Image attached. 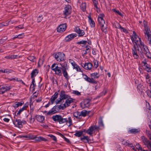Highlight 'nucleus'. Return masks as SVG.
<instances>
[{
    "label": "nucleus",
    "instance_id": "f3484780",
    "mask_svg": "<svg viewBox=\"0 0 151 151\" xmlns=\"http://www.w3.org/2000/svg\"><path fill=\"white\" fill-rule=\"evenodd\" d=\"M99 128V127L96 126H93L89 127V129L86 130V132L90 135L93 134V132Z\"/></svg>",
    "mask_w": 151,
    "mask_h": 151
},
{
    "label": "nucleus",
    "instance_id": "0e129e2a",
    "mask_svg": "<svg viewBox=\"0 0 151 151\" xmlns=\"http://www.w3.org/2000/svg\"><path fill=\"white\" fill-rule=\"evenodd\" d=\"M47 141V139H45V138L43 137H40V142H41V141L46 142Z\"/></svg>",
    "mask_w": 151,
    "mask_h": 151
},
{
    "label": "nucleus",
    "instance_id": "9d476101",
    "mask_svg": "<svg viewBox=\"0 0 151 151\" xmlns=\"http://www.w3.org/2000/svg\"><path fill=\"white\" fill-rule=\"evenodd\" d=\"M19 137L20 138H24L27 139H32L37 142H40V137H35L33 135H28L24 136L21 135Z\"/></svg>",
    "mask_w": 151,
    "mask_h": 151
},
{
    "label": "nucleus",
    "instance_id": "c9c22d12",
    "mask_svg": "<svg viewBox=\"0 0 151 151\" xmlns=\"http://www.w3.org/2000/svg\"><path fill=\"white\" fill-rule=\"evenodd\" d=\"M60 64L63 68L62 70H66L68 69V68L67 67V62H65L62 64L60 63Z\"/></svg>",
    "mask_w": 151,
    "mask_h": 151
},
{
    "label": "nucleus",
    "instance_id": "b1692460",
    "mask_svg": "<svg viewBox=\"0 0 151 151\" xmlns=\"http://www.w3.org/2000/svg\"><path fill=\"white\" fill-rule=\"evenodd\" d=\"M35 118L39 122H42L45 119V117L43 116L37 115L35 116Z\"/></svg>",
    "mask_w": 151,
    "mask_h": 151
},
{
    "label": "nucleus",
    "instance_id": "4468645a",
    "mask_svg": "<svg viewBox=\"0 0 151 151\" xmlns=\"http://www.w3.org/2000/svg\"><path fill=\"white\" fill-rule=\"evenodd\" d=\"M133 34L132 36H131V39L132 41H135V40H139V44H140L141 43L143 42L142 41L141 38L137 35V34L134 31H133Z\"/></svg>",
    "mask_w": 151,
    "mask_h": 151
},
{
    "label": "nucleus",
    "instance_id": "e2e57ef3",
    "mask_svg": "<svg viewBox=\"0 0 151 151\" xmlns=\"http://www.w3.org/2000/svg\"><path fill=\"white\" fill-rule=\"evenodd\" d=\"M129 142H128V141H123L122 142V144L124 145H126L127 146V145H128L129 144Z\"/></svg>",
    "mask_w": 151,
    "mask_h": 151
},
{
    "label": "nucleus",
    "instance_id": "412c9836",
    "mask_svg": "<svg viewBox=\"0 0 151 151\" xmlns=\"http://www.w3.org/2000/svg\"><path fill=\"white\" fill-rule=\"evenodd\" d=\"M84 78L87 81L92 84H96L97 83V82L95 80H93L92 79L88 77L86 75H84Z\"/></svg>",
    "mask_w": 151,
    "mask_h": 151
},
{
    "label": "nucleus",
    "instance_id": "f03ea898",
    "mask_svg": "<svg viewBox=\"0 0 151 151\" xmlns=\"http://www.w3.org/2000/svg\"><path fill=\"white\" fill-rule=\"evenodd\" d=\"M70 96L66 94L64 91L63 90L61 91L59 93L60 97L55 101V103L57 104L62 103L64 102V100L66 99Z\"/></svg>",
    "mask_w": 151,
    "mask_h": 151
},
{
    "label": "nucleus",
    "instance_id": "c756f323",
    "mask_svg": "<svg viewBox=\"0 0 151 151\" xmlns=\"http://www.w3.org/2000/svg\"><path fill=\"white\" fill-rule=\"evenodd\" d=\"M91 76L92 79L94 80L99 77V75L97 73H94L91 74Z\"/></svg>",
    "mask_w": 151,
    "mask_h": 151
},
{
    "label": "nucleus",
    "instance_id": "a19ab883",
    "mask_svg": "<svg viewBox=\"0 0 151 151\" xmlns=\"http://www.w3.org/2000/svg\"><path fill=\"white\" fill-rule=\"evenodd\" d=\"M83 131H78L76 132L74 134V135L76 137H80L83 134Z\"/></svg>",
    "mask_w": 151,
    "mask_h": 151
},
{
    "label": "nucleus",
    "instance_id": "2eb2a0df",
    "mask_svg": "<svg viewBox=\"0 0 151 151\" xmlns=\"http://www.w3.org/2000/svg\"><path fill=\"white\" fill-rule=\"evenodd\" d=\"M90 101L88 99L84 100L81 103V106L83 108L88 107L90 105Z\"/></svg>",
    "mask_w": 151,
    "mask_h": 151
},
{
    "label": "nucleus",
    "instance_id": "69168bd1",
    "mask_svg": "<svg viewBox=\"0 0 151 151\" xmlns=\"http://www.w3.org/2000/svg\"><path fill=\"white\" fill-rule=\"evenodd\" d=\"M15 28L16 29H17V28H18L19 29H22L24 28V27L23 25L21 24V25H19L17 27H15Z\"/></svg>",
    "mask_w": 151,
    "mask_h": 151
},
{
    "label": "nucleus",
    "instance_id": "f704fd0d",
    "mask_svg": "<svg viewBox=\"0 0 151 151\" xmlns=\"http://www.w3.org/2000/svg\"><path fill=\"white\" fill-rule=\"evenodd\" d=\"M35 78L32 79V82L30 86V88H32V91H34L35 90V87L36 86V84L35 83Z\"/></svg>",
    "mask_w": 151,
    "mask_h": 151
},
{
    "label": "nucleus",
    "instance_id": "423d86ee",
    "mask_svg": "<svg viewBox=\"0 0 151 151\" xmlns=\"http://www.w3.org/2000/svg\"><path fill=\"white\" fill-rule=\"evenodd\" d=\"M52 70L55 72V74L58 76L62 75V68L61 67L58 66V65L56 63H54L51 66Z\"/></svg>",
    "mask_w": 151,
    "mask_h": 151
},
{
    "label": "nucleus",
    "instance_id": "ddd939ff",
    "mask_svg": "<svg viewBox=\"0 0 151 151\" xmlns=\"http://www.w3.org/2000/svg\"><path fill=\"white\" fill-rule=\"evenodd\" d=\"M71 7L70 5H66L64 8L63 14L66 16H68L71 13Z\"/></svg>",
    "mask_w": 151,
    "mask_h": 151
},
{
    "label": "nucleus",
    "instance_id": "c03bdc74",
    "mask_svg": "<svg viewBox=\"0 0 151 151\" xmlns=\"http://www.w3.org/2000/svg\"><path fill=\"white\" fill-rule=\"evenodd\" d=\"M73 68L76 69V71H80L81 70L80 69L79 67L76 63L75 64V65L73 66Z\"/></svg>",
    "mask_w": 151,
    "mask_h": 151
},
{
    "label": "nucleus",
    "instance_id": "8fccbe9b",
    "mask_svg": "<svg viewBox=\"0 0 151 151\" xmlns=\"http://www.w3.org/2000/svg\"><path fill=\"white\" fill-rule=\"evenodd\" d=\"M67 120H68L67 122H68L69 124V125H68V126H70L71 125H72V124H72V119H71V117H69L68 118Z\"/></svg>",
    "mask_w": 151,
    "mask_h": 151
},
{
    "label": "nucleus",
    "instance_id": "4c0bfd02",
    "mask_svg": "<svg viewBox=\"0 0 151 151\" xmlns=\"http://www.w3.org/2000/svg\"><path fill=\"white\" fill-rule=\"evenodd\" d=\"M144 86L143 85H142L141 84H139L137 86V88L138 90L139 91H140L142 92H143V89Z\"/></svg>",
    "mask_w": 151,
    "mask_h": 151
},
{
    "label": "nucleus",
    "instance_id": "cd10ccee",
    "mask_svg": "<svg viewBox=\"0 0 151 151\" xmlns=\"http://www.w3.org/2000/svg\"><path fill=\"white\" fill-rule=\"evenodd\" d=\"M27 106L24 105L21 109H19L17 113V111H16L15 113V115L18 116V115H20L21 112L25 110Z\"/></svg>",
    "mask_w": 151,
    "mask_h": 151
},
{
    "label": "nucleus",
    "instance_id": "7c9ffc66",
    "mask_svg": "<svg viewBox=\"0 0 151 151\" xmlns=\"http://www.w3.org/2000/svg\"><path fill=\"white\" fill-rule=\"evenodd\" d=\"M90 112V111H87L85 110H82L81 112H80L81 116H86L87 114H89Z\"/></svg>",
    "mask_w": 151,
    "mask_h": 151
},
{
    "label": "nucleus",
    "instance_id": "052dcab7",
    "mask_svg": "<svg viewBox=\"0 0 151 151\" xmlns=\"http://www.w3.org/2000/svg\"><path fill=\"white\" fill-rule=\"evenodd\" d=\"M114 26L116 28H119V29L120 28V27H122L120 24L119 23H116L115 24Z\"/></svg>",
    "mask_w": 151,
    "mask_h": 151
},
{
    "label": "nucleus",
    "instance_id": "20e7f679",
    "mask_svg": "<svg viewBox=\"0 0 151 151\" xmlns=\"http://www.w3.org/2000/svg\"><path fill=\"white\" fill-rule=\"evenodd\" d=\"M132 42L134 44L133 47L132 48V53L134 57L136 59H137L139 58V56L137 54L136 47L137 48L139 47V40H135V41H133Z\"/></svg>",
    "mask_w": 151,
    "mask_h": 151
},
{
    "label": "nucleus",
    "instance_id": "9b49d317",
    "mask_svg": "<svg viewBox=\"0 0 151 151\" xmlns=\"http://www.w3.org/2000/svg\"><path fill=\"white\" fill-rule=\"evenodd\" d=\"M11 87L9 86H0V94L4 93L5 92L9 90Z\"/></svg>",
    "mask_w": 151,
    "mask_h": 151
},
{
    "label": "nucleus",
    "instance_id": "393cba45",
    "mask_svg": "<svg viewBox=\"0 0 151 151\" xmlns=\"http://www.w3.org/2000/svg\"><path fill=\"white\" fill-rule=\"evenodd\" d=\"M24 104V102L23 101L20 102H16L13 105V106L15 108H16L19 106H21Z\"/></svg>",
    "mask_w": 151,
    "mask_h": 151
},
{
    "label": "nucleus",
    "instance_id": "37998d69",
    "mask_svg": "<svg viewBox=\"0 0 151 151\" xmlns=\"http://www.w3.org/2000/svg\"><path fill=\"white\" fill-rule=\"evenodd\" d=\"M27 59L31 61L34 62L35 59V57L33 56H30L28 57Z\"/></svg>",
    "mask_w": 151,
    "mask_h": 151
},
{
    "label": "nucleus",
    "instance_id": "e433bc0d",
    "mask_svg": "<svg viewBox=\"0 0 151 151\" xmlns=\"http://www.w3.org/2000/svg\"><path fill=\"white\" fill-rule=\"evenodd\" d=\"M100 27L102 31L105 34H106L107 31L106 29V25H103V26H101Z\"/></svg>",
    "mask_w": 151,
    "mask_h": 151
},
{
    "label": "nucleus",
    "instance_id": "864d4df0",
    "mask_svg": "<svg viewBox=\"0 0 151 151\" xmlns=\"http://www.w3.org/2000/svg\"><path fill=\"white\" fill-rule=\"evenodd\" d=\"M43 19V16L42 15H39L37 19V22H41L42 19Z\"/></svg>",
    "mask_w": 151,
    "mask_h": 151
},
{
    "label": "nucleus",
    "instance_id": "5fc2aeb1",
    "mask_svg": "<svg viewBox=\"0 0 151 151\" xmlns=\"http://www.w3.org/2000/svg\"><path fill=\"white\" fill-rule=\"evenodd\" d=\"M93 63L94 64V67L96 68L98 66V61L94 59L93 60Z\"/></svg>",
    "mask_w": 151,
    "mask_h": 151
},
{
    "label": "nucleus",
    "instance_id": "c85d7f7f",
    "mask_svg": "<svg viewBox=\"0 0 151 151\" xmlns=\"http://www.w3.org/2000/svg\"><path fill=\"white\" fill-rule=\"evenodd\" d=\"M146 107L147 109H148V110H150L149 112L150 111V113L151 114V107L150 105L149 106H147V107ZM148 126L151 130V118H149L148 120Z\"/></svg>",
    "mask_w": 151,
    "mask_h": 151
},
{
    "label": "nucleus",
    "instance_id": "6ab92c4d",
    "mask_svg": "<svg viewBox=\"0 0 151 151\" xmlns=\"http://www.w3.org/2000/svg\"><path fill=\"white\" fill-rule=\"evenodd\" d=\"M81 65L85 69L89 70L91 69L93 66L92 64L90 63H81Z\"/></svg>",
    "mask_w": 151,
    "mask_h": 151
},
{
    "label": "nucleus",
    "instance_id": "a211bd4d",
    "mask_svg": "<svg viewBox=\"0 0 151 151\" xmlns=\"http://www.w3.org/2000/svg\"><path fill=\"white\" fill-rule=\"evenodd\" d=\"M77 34L75 33L71 34L65 37V40L66 42H68L73 39L77 36Z\"/></svg>",
    "mask_w": 151,
    "mask_h": 151
},
{
    "label": "nucleus",
    "instance_id": "338daca9",
    "mask_svg": "<svg viewBox=\"0 0 151 151\" xmlns=\"http://www.w3.org/2000/svg\"><path fill=\"white\" fill-rule=\"evenodd\" d=\"M35 118H32V116H31V117L29 118L30 122V123L33 122L35 121Z\"/></svg>",
    "mask_w": 151,
    "mask_h": 151
},
{
    "label": "nucleus",
    "instance_id": "5701e85b",
    "mask_svg": "<svg viewBox=\"0 0 151 151\" xmlns=\"http://www.w3.org/2000/svg\"><path fill=\"white\" fill-rule=\"evenodd\" d=\"M59 91L60 90H58V92H55L54 94L51 97L50 100L52 104H53L55 99L58 98Z\"/></svg>",
    "mask_w": 151,
    "mask_h": 151
},
{
    "label": "nucleus",
    "instance_id": "603ef678",
    "mask_svg": "<svg viewBox=\"0 0 151 151\" xmlns=\"http://www.w3.org/2000/svg\"><path fill=\"white\" fill-rule=\"evenodd\" d=\"M93 2V3L94 6L95 7L96 9H98L97 5L98 4V2L97 0H92Z\"/></svg>",
    "mask_w": 151,
    "mask_h": 151
},
{
    "label": "nucleus",
    "instance_id": "a878e982",
    "mask_svg": "<svg viewBox=\"0 0 151 151\" xmlns=\"http://www.w3.org/2000/svg\"><path fill=\"white\" fill-rule=\"evenodd\" d=\"M38 70L37 69H35L32 70L31 73V78L32 79L34 78L38 73Z\"/></svg>",
    "mask_w": 151,
    "mask_h": 151
},
{
    "label": "nucleus",
    "instance_id": "bf43d9fd",
    "mask_svg": "<svg viewBox=\"0 0 151 151\" xmlns=\"http://www.w3.org/2000/svg\"><path fill=\"white\" fill-rule=\"evenodd\" d=\"M146 93L147 95L150 98H151V90H147L146 91Z\"/></svg>",
    "mask_w": 151,
    "mask_h": 151
},
{
    "label": "nucleus",
    "instance_id": "7ed1b4c3",
    "mask_svg": "<svg viewBox=\"0 0 151 151\" xmlns=\"http://www.w3.org/2000/svg\"><path fill=\"white\" fill-rule=\"evenodd\" d=\"M52 119L54 121L58 122L60 124L68 122V120L66 118H63L62 116L60 115H53Z\"/></svg>",
    "mask_w": 151,
    "mask_h": 151
},
{
    "label": "nucleus",
    "instance_id": "6e6552de",
    "mask_svg": "<svg viewBox=\"0 0 151 151\" xmlns=\"http://www.w3.org/2000/svg\"><path fill=\"white\" fill-rule=\"evenodd\" d=\"M53 55L56 60L59 62L63 61L65 59V55L63 52H58L55 53Z\"/></svg>",
    "mask_w": 151,
    "mask_h": 151
},
{
    "label": "nucleus",
    "instance_id": "49530a36",
    "mask_svg": "<svg viewBox=\"0 0 151 151\" xmlns=\"http://www.w3.org/2000/svg\"><path fill=\"white\" fill-rule=\"evenodd\" d=\"M88 21L91 27H93L95 26V22L93 19L89 20Z\"/></svg>",
    "mask_w": 151,
    "mask_h": 151
},
{
    "label": "nucleus",
    "instance_id": "0eeeda50",
    "mask_svg": "<svg viewBox=\"0 0 151 151\" xmlns=\"http://www.w3.org/2000/svg\"><path fill=\"white\" fill-rule=\"evenodd\" d=\"M61 109L63 110L61 105H55L49 111L47 114L48 115L54 114L57 113Z\"/></svg>",
    "mask_w": 151,
    "mask_h": 151
},
{
    "label": "nucleus",
    "instance_id": "f8f14e48",
    "mask_svg": "<svg viewBox=\"0 0 151 151\" xmlns=\"http://www.w3.org/2000/svg\"><path fill=\"white\" fill-rule=\"evenodd\" d=\"M104 16V14H101L98 17V20L99 24L101 26H103V25H106L105 21L103 18Z\"/></svg>",
    "mask_w": 151,
    "mask_h": 151
},
{
    "label": "nucleus",
    "instance_id": "39448f33",
    "mask_svg": "<svg viewBox=\"0 0 151 151\" xmlns=\"http://www.w3.org/2000/svg\"><path fill=\"white\" fill-rule=\"evenodd\" d=\"M147 133L149 139L151 140V141L150 142L148 140L147 138L145 136H142L141 137L143 142L144 144L146 145L148 148L151 149V133L149 131L147 132Z\"/></svg>",
    "mask_w": 151,
    "mask_h": 151
},
{
    "label": "nucleus",
    "instance_id": "ea45409f",
    "mask_svg": "<svg viewBox=\"0 0 151 151\" xmlns=\"http://www.w3.org/2000/svg\"><path fill=\"white\" fill-rule=\"evenodd\" d=\"M107 93V91L105 89H104L103 91L100 94L99 96H97V98H99L101 96L105 95Z\"/></svg>",
    "mask_w": 151,
    "mask_h": 151
},
{
    "label": "nucleus",
    "instance_id": "dca6fc26",
    "mask_svg": "<svg viewBox=\"0 0 151 151\" xmlns=\"http://www.w3.org/2000/svg\"><path fill=\"white\" fill-rule=\"evenodd\" d=\"M67 28L66 24H60L57 28V32L61 33L64 31Z\"/></svg>",
    "mask_w": 151,
    "mask_h": 151
},
{
    "label": "nucleus",
    "instance_id": "680f3d73",
    "mask_svg": "<svg viewBox=\"0 0 151 151\" xmlns=\"http://www.w3.org/2000/svg\"><path fill=\"white\" fill-rule=\"evenodd\" d=\"M142 63L144 64V67L148 65L146 63V60L145 59H144L143 61L142 62Z\"/></svg>",
    "mask_w": 151,
    "mask_h": 151
},
{
    "label": "nucleus",
    "instance_id": "1a4fd4ad",
    "mask_svg": "<svg viewBox=\"0 0 151 151\" xmlns=\"http://www.w3.org/2000/svg\"><path fill=\"white\" fill-rule=\"evenodd\" d=\"M74 100L75 99L71 98L70 96L66 99L65 103L63 105H62L63 110L69 106L70 104L73 102Z\"/></svg>",
    "mask_w": 151,
    "mask_h": 151
},
{
    "label": "nucleus",
    "instance_id": "473e14b6",
    "mask_svg": "<svg viewBox=\"0 0 151 151\" xmlns=\"http://www.w3.org/2000/svg\"><path fill=\"white\" fill-rule=\"evenodd\" d=\"M73 116L77 119H80L81 118L80 112L78 111H76L73 112Z\"/></svg>",
    "mask_w": 151,
    "mask_h": 151
},
{
    "label": "nucleus",
    "instance_id": "2f4dec72",
    "mask_svg": "<svg viewBox=\"0 0 151 151\" xmlns=\"http://www.w3.org/2000/svg\"><path fill=\"white\" fill-rule=\"evenodd\" d=\"M62 71L63 76L65 77L66 80L68 81L70 78V77L68 75L66 70H62Z\"/></svg>",
    "mask_w": 151,
    "mask_h": 151
},
{
    "label": "nucleus",
    "instance_id": "13d9d810",
    "mask_svg": "<svg viewBox=\"0 0 151 151\" xmlns=\"http://www.w3.org/2000/svg\"><path fill=\"white\" fill-rule=\"evenodd\" d=\"M120 29L121 30V31H122V32H124L126 34H127L128 32L126 29L122 27H120Z\"/></svg>",
    "mask_w": 151,
    "mask_h": 151
},
{
    "label": "nucleus",
    "instance_id": "3c124183",
    "mask_svg": "<svg viewBox=\"0 0 151 151\" xmlns=\"http://www.w3.org/2000/svg\"><path fill=\"white\" fill-rule=\"evenodd\" d=\"M112 11L121 16H123V15L122 14V13L120 12L118 10H116L115 9H112Z\"/></svg>",
    "mask_w": 151,
    "mask_h": 151
},
{
    "label": "nucleus",
    "instance_id": "6e6d98bb",
    "mask_svg": "<svg viewBox=\"0 0 151 151\" xmlns=\"http://www.w3.org/2000/svg\"><path fill=\"white\" fill-rule=\"evenodd\" d=\"M48 136L50 137L54 141H56L57 139L56 137L55 136L52 135V134H51L48 135Z\"/></svg>",
    "mask_w": 151,
    "mask_h": 151
},
{
    "label": "nucleus",
    "instance_id": "4be33fe9",
    "mask_svg": "<svg viewBox=\"0 0 151 151\" xmlns=\"http://www.w3.org/2000/svg\"><path fill=\"white\" fill-rule=\"evenodd\" d=\"M15 126H17L19 128H21L22 127V121L20 119H16L15 121L13 122Z\"/></svg>",
    "mask_w": 151,
    "mask_h": 151
},
{
    "label": "nucleus",
    "instance_id": "09e8293b",
    "mask_svg": "<svg viewBox=\"0 0 151 151\" xmlns=\"http://www.w3.org/2000/svg\"><path fill=\"white\" fill-rule=\"evenodd\" d=\"M61 137L64 139V140L67 143L69 144H71V142L69 140L65 137L62 134H61Z\"/></svg>",
    "mask_w": 151,
    "mask_h": 151
},
{
    "label": "nucleus",
    "instance_id": "774afa93",
    "mask_svg": "<svg viewBox=\"0 0 151 151\" xmlns=\"http://www.w3.org/2000/svg\"><path fill=\"white\" fill-rule=\"evenodd\" d=\"M147 82L148 83L150 84L149 86L151 87V78L147 80Z\"/></svg>",
    "mask_w": 151,
    "mask_h": 151
},
{
    "label": "nucleus",
    "instance_id": "4d7b16f0",
    "mask_svg": "<svg viewBox=\"0 0 151 151\" xmlns=\"http://www.w3.org/2000/svg\"><path fill=\"white\" fill-rule=\"evenodd\" d=\"M73 93L77 96H80L81 95V93L78 91H73Z\"/></svg>",
    "mask_w": 151,
    "mask_h": 151
},
{
    "label": "nucleus",
    "instance_id": "58836bf2",
    "mask_svg": "<svg viewBox=\"0 0 151 151\" xmlns=\"http://www.w3.org/2000/svg\"><path fill=\"white\" fill-rule=\"evenodd\" d=\"M86 4L85 3H83L80 6L81 9L83 12L85 11L86 10Z\"/></svg>",
    "mask_w": 151,
    "mask_h": 151
},
{
    "label": "nucleus",
    "instance_id": "79ce46f5",
    "mask_svg": "<svg viewBox=\"0 0 151 151\" xmlns=\"http://www.w3.org/2000/svg\"><path fill=\"white\" fill-rule=\"evenodd\" d=\"M98 123L99 126L100 127H104V124L103 123L102 118L100 117L99 118V121L98 122Z\"/></svg>",
    "mask_w": 151,
    "mask_h": 151
},
{
    "label": "nucleus",
    "instance_id": "a18cd8bd",
    "mask_svg": "<svg viewBox=\"0 0 151 151\" xmlns=\"http://www.w3.org/2000/svg\"><path fill=\"white\" fill-rule=\"evenodd\" d=\"M144 68L145 70L147 71L148 72H151V68L149 67V65H146L144 67Z\"/></svg>",
    "mask_w": 151,
    "mask_h": 151
},
{
    "label": "nucleus",
    "instance_id": "de8ad7c7",
    "mask_svg": "<svg viewBox=\"0 0 151 151\" xmlns=\"http://www.w3.org/2000/svg\"><path fill=\"white\" fill-rule=\"evenodd\" d=\"M88 42L86 40H81L79 42H77L76 44H77L80 45L81 44L85 45Z\"/></svg>",
    "mask_w": 151,
    "mask_h": 151
},
{
    "label": "nucleus",
    "instance_id": "f257e3e1",
    "mask_svg": "<svg viewBox=\"0 0 151 151\" xmlns=\"http://www.w3.org/2000/svg\"><path fill=\"white\" fill-rule=\"evenodd\" d=\"M139 47L137 49L138 55H143L142 54L144 53L148 58L151 60V53L149 51L147 46L145 45L143 42H141L140 44L139 45Z\"/></svg>",
    "mask_w": 151,
    "mask_h": 151
},
{
    "label": "nucleus",
    "instance_id": "aec40b11",
    "mask_svg": "<svg viewBox=\"0 0 151 151\" xmlns=\"http://www.w3.org/2000/svg\"><path fill=\"white\" fill-rule=\"evenodd\" d=\"M74 30L78 34L79 37H82L85 34L84 31L83 30L81 29L78 27L75 28Z\"/></svg>",
    "mask_w": 151,
    "mask_h": 151
},
{
    "label": "nucleus",
    "instance_id": "72a5a7b5",
    "mask_svg": "<svg viewBox=\"0 0 151 151\" xmlns=\"http://www.w3.org/2000/svg\"><path fill=\"white\" fill-rule=\"evenodd\" d=\"M139 131L140 130L139 129H132L129 131V133L136 134L139 132Z\"/></svg>",
    "mask_w": 151,
    "mask_h": 151
},
{
    "label": "nucleus",
    "instance_id": "bb28decb",
    "mask_svg": "<svg viewBox=\"0 0 151 151\" xmlns=\"http://www.w3.org/2000/svg\"><path fill=\"white\" fill-rule=\"evenodd\" d=\"M81 140L85 143H88L91 141L88 136H83V137L80 138Z\"/></svg>",
    "mask_w": 151,
    "mask_h": 151
}]
</instances>
